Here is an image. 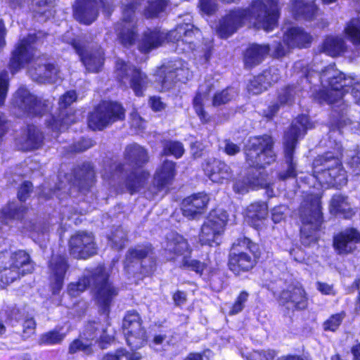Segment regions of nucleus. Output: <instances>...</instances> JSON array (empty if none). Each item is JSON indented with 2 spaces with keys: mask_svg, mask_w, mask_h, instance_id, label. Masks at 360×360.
<instances>
[{
  "mask_svg": "<svg viewBox=\"0 0 360 360\" xmlns=\"http://www.w3.org/2000/svg\"><path fill=\"white\" fill-rule=\"evenodd\" d=\"M206 194L193 193L184 198L181 203L182 214L189 219H193L197 215L202 214L208 204Z\"/></svg>",
  "mask_w": 360,
  "mask_h": 360,
  "instance_id": "obj_25",
  "label": "nucleus"
},
{
  "mask_svg": "<svg viewBox=\"0 0 360 360\" xmlns=\"http://www.w3.org/2000/svg\"><path fill=\"white\" fill-rule=\"evenodd\" d=\"M123 158L131 169L125 174L124 184L130 195L138 193L147 183L150 172L143 169L150 161L148 150L137 143L126 146Z\"/></svg>",
  "mask_w": 360,
  "mask_h": 360,
  "instance_id": "obj_4",
  "label": "nucleus"
},
{
  "mask_svg": "<svg viewBox=\"0 0 360 360\" xmlns=\"http://www.w3.org/2000/svg\"><path fill=\"white\" fill-rule=\"evenodd\" d=\"M98 323L95 321H89L84 328L81 337L86 342H92L97 339L98 335Z\"/></svg>",
  "mask_w": 360,
  "mask_h": 360,
  "instance_id": "obj_57",
  "label": "nucleus"
},
{
  "mask_svg": "<svg viewBox=\"0 0 360 360\" xmlns=\"http://www.w3.org/2000/svg\"><path fill=\"white\" fill-rule=\"evenodd\" d=\"M32 6H36L34 11L49 18L53 15L52 0H32Z\"/></svg>",
  "mask_w": 360,
  "mask_h": 360,
  "instance_id": "obj_53",
  "label": "nucleus"
},
{
  "mask_svg": "<svg viewBox=\"0 0 360 360\" xmlns=\"http://www.w3.org/2000/svg\"><path fill=\"white\" fill-rule=\"evenodd\" d=\"M292 13L296 19L312 20L317 15L318 8L314 2L295 0L292 4Z\"/></svg>",
  "mask_w": 360,
  "mask_h": 360,
  "instance_id": "obj_37",
  "label": "nucleus"
},
{
  "mask_svg": "<svg viewBox=\"0 0 360 360\" xmlns=\"http://www.w3.org/2000/svg\"><path fill=\"white\" fill-rule=\"evenodd\" d=\"M360 244V231L355 227H347L335 234L333 247L337 255L347 256L353 254Z\"/></svg>",
  "mask_w": 360,
  "mask_h": 360,
  "instance_id": "obj_18",
  "label": "nucleus"
},
{
  "mask_svg": "<svg viewBox=\"0 0 360 360\" xmlns=\"http://www.w3.org/2000/svg\"><path fill=\"white\" fill-rule=\"evenodd\" d=\"M254 1L250 11L237 9L231 11L220 20L217 32L221 37L227 38L234 33L246 20L252 22L258 28L269 32L277 23L278 15V0Z\"/></svg>",
  "mask_w": 360,
  "mask_h": 360,
  "instance_id": "obj_1",
  "label": "nucleus"
},
{
  "mask_svg": "<svg viewBox=\"0 0 360 360\" xmlns=\"http://www.w3.org/2000/svg\"><path fill=\"white\" fill-rule=\"evenodd\" d=\"M44 134L39 127L28 124L21 131V137L18 140V146L22 151L27 152L41 148L44 145Z\"/></svg>",
  "mask_w": 360,
  "mask_h": 360,
  "instance_id": "obj_24",
  "label": "nucleus"
},
{
  "mask_svg": "<svg viewBox=\"0 0 360 360\" xmlns=\"http://www.w3.org/2000/svg\"><path fill=\"white\" fill-rule=\"evenodd\" d=\"M62 326H56L54 328L40 335L39 344L40 345H60L64 340L66 333L62 332Z\"/></svg>",
  "mask_w": 360,
  "mask_h": 360,
  "instance_id": "obj_43",
  "label": "nucleus"
},
{
  "mask_svg": "<svg viewBox=\"0 0 360 360\" xmlns=\"http://www.w3.org/2000/svg\"><path fill=\"white\" fill-rule=\"evenodd\" d=\"M248 297L249 294L247 291L241 290L230 307L229 314L233 316L242 311L245 307V302L248 301Z\"/></svg>",
  "mask_w": 360,
  "mask_h": 360,
  "instance_id": "obj_56",
  "label": "nucleus"
},
{
  "mask_svg": "<svg viewBox=\"0 0 360 360\" xmlns=\"http://www.w3.org/2000/svg\"><path fill=\"white\" fill-rule=\"evenodd\" d=\"M167 248L165 251L170 255L169 260L174 262L180 257L191 255L192 249L188 240L177 232H172L166 238Z\"/></svg>",
  "mask_w": 360,
  "mask_h": 360,
  "instance_id": "obj_27",
  "label": "nucleus"
},
{
  "mask_svg": "<svg viewBox=\"0 0 360 360\" xmlns=\"http://www.w3.org/2000/svg\"><path fill=\"white\" fill-rule=\"evenodd\" d=\"M267 214L268 207L265 203L260 202H254L248 207L245 218L250 226L257 231H259Z\"/></svg>",
  "mask_w": 360,
  "mask_h": 360,
  "instance_id": "obj_31",
  "label": "nucleus"
},
{
  "mask_svg": "<svg viewBox=\"0 0 360 360\" xmlns=\"http://www.w3.org/2000/svg\"><path fill=\"white\" fill-rule=\"evenodd\" d=\"M167 4V0H155L148 2V6L145 10V15L147 18H153L158 16L162 12Z\"/></svg>",
  "mask_w": 360,
  "mask_h": 360,
  "instance_id": "obj_54",
  "label": "nucleus"
},
{
  "mask_svg": "<svg viewBox=\"0 0 360 360\" xmlns=\"http://www.w3.org/2000/svg\"><path fill=\"white\" fill-rule=\"evenodd\" d=\"M237 94V91L233 88H227L214 95L212 104L214 106H219L225 104L233 99Z\"/></svg>",
  "mask_w": 360,
  "mask_h": 360,
  "instance_id": "obj_55",
  "label": "nucleus"
},
{
  "mask_svg": "<svg viewBox=\"0 0 360 360\" xmlns=\"http://www.w3.org/2000/svg\"><path fill=\"white\" fill-rule=\"evenodd\" d=\"M123 110L122 105L119 103L104 101L98 105L96 112H122Z\"/></svg>",
  "mask_w": 360,
  "mask_h": 360,
  "instance_id": "obj_58",
  "label": "nucleus"
},
{
  "mask_svg": "<svg viewBox=\"0 0 360 360\" xmlns=\"http://www.w3.org/2000/svg\"><path fill=\"white\" fill-rule=\"evenodd\" d=\"M302 71L310 82L314 75L319 77L322 86L326 89L324 98L330 103H334L342 99L348 91V86L352 83V79L346 78L334 65L326 67L319 73L311 72L307 68Z\"/></svg>",
  "mask_w": 360,
  "mask_h": 360,
  "instance_id": "obj_9",
  "label": "nucleus"
},
{
  "mask_svg": "<svg viewBox=\"0 0 360 360\" xmlns=\"http://www.w3.org/2000/svg\"><path fill=\"white\" fill-rule=\"evenodd\" d=\"M51 117L47 121V128L53 133H56V137L67 129L71 124L70 117L75 114H50Z\"/></svg>",
  "mask_w": 360,
  "mask_h": 360,
  "instance_id": "obj_41",
  "label": "nucleus"
},
{
  "mask_svg": "<svg viewBox=\"0 0 360 360\" xmlns=\"http://www.w3.org/2000/svg\"><path fill=\"white\" fill-rule=\"evenodd\" d=\"M346 316V311L344 310L330 315L322 323L323 330L332 333L336 332L342 325Z\"/></svg>",
  "mask_w": 360,
  "mask_h": 360,
  "instance_id": "obj_48",
  "label": "nucleus"
},
{
  "mask_svg": "<svg viewBox=\"0 0 360 360\" xmlns=\"http://www.w3.org/2000/svg\"><path fill=\"white\" fill-rule=\"evenodd\" d=\"M94 144L95 143L92 139L82 137L69 146L67 153L70 154L82 153L93 147Z\"/></svg>",
  "mask_w": 360,
  "mask_h": 360,
  "instance_id": "obj_52",
  "label": "nucleus"
},
{
  "mask_svg": "<svg viewBox=\"0 0 360 360\" xmlns=\"http://www.w3.org/2000/svg\"><path fill=\"white\" fill-rule=\"evenodd\" d=\"M264 77H259V75L251 79L248 84L247 89L250 94H259L263 91L266 89V84H264L263 81Z\"/></svg>",
  "mask_w": 360,
  "mask_h": 360,
  "instance_id": "obj_60",
  "label": "nucleus"
},
{
  "mask_svg": "<svg viewBox=\"0 0 360 360\" xmlns=\"http://www.w3.org/2000/svg\"><path fill=\"white\" fill-rule=\"evenodd\" d=\"M97 3L95 0H77L74 8L77 20L85 25L92 23L98 16Z\"/></svg>",
  "mask_w": 360,
  "mask_h": 360,
  "instance_id": "obj_29",
  "label": "nucleus"
},
{
  "mask_svg": "<svg viewBox=\"0 0 360 360\" xmlns=\"http://www.w3.org/2000/svg\"><path fill=\"white\" fill-rule=\"evenodd\" d=\"M69 254L77 259H88L98 253V246L93 233L76 231L68 243Z\"/></svg>",
  "mask_w": 360,
  "mask_h": 360,
  "instance_id": "obj_15",
  "label": "nucleus"
},
{
  "mask_svg": "<svg viewBox=\"0 0 360 360\" xmlns=\"http://www.w3.org/2000/svg\"><path fill=\"white\" fill-rule=\"evenodd\" d=\"M262 257L259 244L245 236L238 237L231 246L227 257L228 269L236 276L251 272Z\"/></svg>",
  "mask_w": 360,
  "mask_h": 360,
  "instance_id": "obj_5",
  "label": "nucleus"
},
{
  "mask_svg": "<svg viewBox=\"0 0 360 360\" xmlns=\"http://www.w3.org/2000/svg\"><path fill=\"white\" fill-rule=\"evenodd\" d=\"M190 257L191 255L184 256L180 263L179 268L194 271L195 274L202 276L207 267V264L198 259H191Z\"/></svg>",
  "mask_w": 360,
  "mask_h": 360,
  "instance_id": "obj_49",
  "label": "nucleus"
},
{
  "mask_svg": "<svg viewBox=\"0 0 360 360\" xmlns=\"http://www.w3.org/2000/svg\"><path fill=\"white\" fill-rule=\"evenodd\" d=\"M345 49V42L342 38L339 37L329 36L322 44V51L333 57L340 55Z\"/></svg>",
  "mask_w": 360,
  "mask_h": 360,
  "instance_id": "obj_42",
  "label": "nucleus"
},
{
  "mask_svg": "<svg viewBox=\"0 0 360 360\" xmlns=\"http://www.w3.org/2000/svg\"><path fill=\"white\" fill-rule=\"evenodd\" d=\"M36 96L32 94L25 86H20L13 95L12 102L13 105L20 110H34Z\"/></svg>",
  "mask_w": 360,
  "mask_h": 360,
  "instance_id": "obj_38",
  "label": "nucleus"
},
{
  "mask_svg": "<svg viewBox=\"0 0 360 360\" xmlns=\"http://www.w3.org/2000/svg\"><path fill=\"white\" fill-rule=\"evenodd\" d=\"M229 215L223 210H212L200 227L198 243L201 246L216 247L221 243Z\"/></svg>",
  "mask_w": 360,
  "mask_h": 360,
  "instance_id": "obj_11",
  "label": "nucleus"
},
{
  "mask_svg": "<svg viewBox=\"0 0 360 360\" xmlns=\"http://www.w3.org/2000/svg\"><path fill=\"white\" fill-rule=\"evenodd\" d=\"M122 357H125L126 360H141L142 359L140 353L135 351L129 352L126 348L120 347L114 352L105 353L101 360H121Z\"/></svg>",
  "mask_w": 360,
  "mask_h": 360,
  "instance_id": "obj_47",
  "label": "nucleus"
},
{
  "mask_svg": "<svg viewBox=\"0 0 360 360\" xmlns=\"http://www.w3.org/2000/svg\"><path fill=\"white\" fill-rule=\"evenodd\" d=\"M315 127L309 114H297V116L291 122L283 137L284 160L287 165L285 170L277 174V179L285 181L289 179H297L298 172L297 162L295 160V148L300 139H303L308 130Z\"/></svg>",
  "mask_w": 360,
  "mask_h": 360,
  "instance_id": "obj_3",
  "label": "nucleus"
},
{
  "mask_svg": "<svg viewBox=\"0 0 360 360\" xmlns=\"http://www.w3.org/2000/svg\"><path fill=\"white\" fill-rule=\"evenodd\" d=\"M195 32H198V30L194 28L193 25L183 24L178 25L175 30L166 33V34L167 41L174 42H179L181 41L182 42L191 43V41L188 39L189 38H192Z\"/></svg>",
  "mask_w": 360,
  "mask_h": 360,
  "instance_id": "obj_40",
  "label": "nucleus"
},
{
  "mask_svg": "<svg viewBox=\"0 0 360 360\" xmlns=\"http://www.w3.org/2000/svg\"><path fill=\"white\" fill-rule=\"evenodd\" d=\"M125 114H89L88 127L93 131H101L117 120H123Z\"/></svg>",
  "mask_w": 360,
  "mask_h": 360,
  "instance_id": "obj_33",
  "label": "nucleus"
},
{
  "mask_svg": "<svg viewBox=\"0 0 360 360\" xmlns=\"http://www.w3.org/2000/svg\"><path fill=\"white\" fill-rule=\"evenodd\" d=\"M259 77H264L263 82L264 84L266 83V89L271 84L277 82L280 79V72L277 68H270L269 70H265L262 74L259 75Z\"/></svg>",
  "mask_w": 360,
  "mask_h": 360,
  "instance_id": "obj_61",
  "label": "nucleus"
},
{
  "mask_svg": "<svg viewBox=\"0 0 360 360\" xmlns=\"http://www.w3.org/2000/svg\"><path fill=\"white\" fill-rule=\"evenodd\" d=\"M283 41L288 48H302L311 43V37L301 28L292 27L284 34Z\"/></svg>",
  "mask_w": 360,
  "mask_h": 360,
  "instance_id": "obj_34",
  "label": "nucleus"
},
{
  "mask_svg": "<svg viewBox=\"0 0 360 360\" xmlns=\"http://www.w3.org/2000/svg\"><path fill=\"white\" fill-rule=\"evenodd\" d=\"M3 252V251L0 252V279L4 284H10L20 276L34 271V262L25 250H18L11 252L8 266H6L4 260L1 259Z\"/></svg>",
  "mask_w": 360,
  "mask_h": 360,
  "instance_id": "obj_12",
  "label": "nucleus"
},
{
  "mask_svg": "<svg viewBox=\"0 0 360 360\" xmlns=\"http://www.w3.org/2000/svg\"><path fill=\"white\" fill-rule=\"evenodd\" d=\"M77 94L75 91H69L60 96L58 101L60 110L67 109L72 103L77 100Z\"/></svg>",
  "mask_w": 360,
  "mask_h": 360,
  "instance_id": "obj_64",
  "label": "nucleus"
},
{
  "mask_svg": "<svg viewBox=\"0 0 360 360\" xmlns=\"http://www.w3.org/2000/svg\"><path fill=\"white\" fill-rule=\"evenodd\" d=\"M155 253V247L150 242L139 243L130 248L123 262L124 271L141 279L152 276L157 266V257Z\"/></svg>",
  "mask_w": 360,
  "mask_h": 360,
  "instance_id": "obj_7",
  "label": "nucleus"
},
{
  "mask_svg": "<svg viewBox=\"0 0 360 360\" xmlns=\"http://www.w3.org/2000/svg\"><path fill=\"white\" fill-rule=\"evenodd\" d=\"M347 198V196L342 194L333 195L329 204L330 213L340 219H351L356 212L351 207Z\"/></svg>",
  "mask_w": 360,
  "mask_h": 360,
  "instance_id": "obj_30",
  "label": "nucleus"
},
{
  "mask_svg": "<svg viewBox=\"0 0 360 360\" xmlns=\"http://www.w3.org/2000/svg\"><path fill=\"white\" fill-rule=\"evenodd\" d=\"M72 174V184L81 193L89 192L96 181L94 167L89 162H84L73 167Z\"/></svg>",
  "mask_w": 360,
  "mask_h": 360,
  "instance_id": "obj_23",
  "label": "nucleus"
},
{
  "mask_svg": "<svg viewBox=\"0 0 360 360\" xmlns=\"http://www.w3.org/2000/svg\"><path fill=\"white\" fill-rule=\"evenodd\" d=\"M189 76L188 69L183 67L181 62H177L174 65V68L167 71L162 82L165 88L169 89L172 83L177 81L184 82L188 79Z\"/></svg>",
  "mask_w": 360,
  "mask_h": 360,
  "instance_id": "obj_39",
  "label": "nucleus"
},
{
  "mask_svg": "<svg viewBox=\"0 0 360 360\" xmlns=\"http://www.w3.org/2000/svg\"><path fill=\"white\" fill-rule=\"evenodd\" d=\"M312 176L321 184L340 189L347 184V174L342 157L332 151L316 155L311 164Z\"/></svg>",
  "mask_w": 360,
  "mask_h": 360,
  "instance_id": "obj_6",
  "label": "nucleus"
},
{
  "mask_svg": "<svg viewBox=\"0 0 360 360\" xmlns=\"http://www.w3.org/2000/svg\"><path fill=\"white\" fill-rule=\"evenodd\" d=\"M25 206L15 205L13 202H8L5 207L1 210V219L5 224H8L14 221H22L27 212Z\"/></svg>",
  "mask_w": 360,
  "mask_h": 360,
  "instance_id": "obj_35",
  "label": "nucleus"
},
{
  "mask_svg": "<svg viewBox=\"0 0 360 360\" xmlns=\"http://www.w3.org/2000/svg\"><path fill=\"white\" fill-rule=\"evenodd\" d=\"M176 174V164L172 160H165L154 174L153 186L158 193L171 185Z\"/></svg>",
  "mask_w": 360,
  "mask_h": 360,
  "instance_id": "obj_26",
  "label": "nucleus"
},
{
  "mask_svg": "<svg viewBox=\"0 0 360 360\" xmlns=\"http://www.w3.org/2000/svg\"><path fill=\"white\" fill-rule=\"evenodd\" d=\"M274 141L271 135L251 136L243 148L245 162L250 168L264 169L276 161Z\"/></svg>",
  "mask_w": 360,
  "mask_h": 360,
  "instance_id": "obj_8",
  "label": "nucleus"
},
{
  "mask_svg": "<svg viewBox=\"0 0 360 360\" xmlns=\"http://www.w3.org/2000/svg\"><path fill=\"white\" fill-rule=\"evenodd\" d=\"M22 327L21 336L23 340L28 339L35 334L37 323L34 317H26L22 321Z\"/></svg>",
  "mask_w": 360,
  "mask_h": 360,
  "instance_id": "obj_59",
  "label": "nucleus"
},
{
  "mask_svg": "<svg viewBox=\"0 0 360 360\" xmlns=\"http://www.w3.org/2000/svg\"><path fill=\"white\" fill-rule=\"evenodd\" d=\"M162 148L161 156H172L179 159L185 153L184 146L179 141L164 140L162 141Z\"/></svg>",
  "mask_w": 360,
  "mask_h": 360,
  "instance_id": "obj_44",
  "label": "nucleus"
},
{
  "mask_svg": "<svg viewBox=\"0 0 360 360\" xmlns=\"http://www.w3.org/2000/svg\"><path fill=\"white\" fill-rule=\"evenodd\" d=\"M134 4L124 8L122 18L117 25L118 39L124 46H130L137 38L136 21L134 15Z\"/></svg>",
  "mask_w": 360,
  "mask_h": 360,
  "instance_id": "obj_19",
  "label": "nucleus"
},
{
  "mask_svg": "<svg viewBox=\"0 0 360 360\" xmlns=\"http://www.w3.org/2000/svg\"><path fill=\"white\" fill-rule=\"evenodd\" d=\"M269 47L268 45L253 44L245 51L244 55L245 65L249 68L260 63L268 54Z\"/></svg>",
  "mask_w": 360,
  "mask_h": 360,
  "instance_id": "obj_36",
  "label": "nucleus"
},
{
  "mask_svg": "<svg viewBox=\"0 0 360 360\" xmlns=\"http://www.w3.org/2000/svg\"><path fill=\"white\" fill-rule=\"evenodd\" d=\"M302 225L300 229V240L304 247L317 244L319 232L323 222L321 199L318 197L310 200L309 205L300 212Z\"/></svg>",
  "mask_w": 360,
  "mask_h": 360,
  "instance_id": "obj_10",
  "label": "nucleus"
},
{
  "mask_svg": "<svg viewBox=\"0 0 360 360\" xmlns=\"http://www.w3.org/2000/svg\"><path fill=\"white\" fill-rule=\"evenodd\" d=\"M36 39L34 34H30L27 37L21 39L16 45L12 53L9 65L12 72L18 71L36 56L37 51L34 46Z\"/></svg>",
  "mask_w": 360,
  "mask_h": 360,
  "instance_id": "obj_20",
  "label": "nucleus"
},
{
  "mask_svg": "<svg viewBox=\"0 0 360 360\" xmlns=\"http://www.w3.org/2000/svg\"><path fill=\"white\" fill-rule=\"evenodd\" d=\"M29 75L34 81L39 83L53 84L61 79L59 70L52 64L34 63L29 68Z\"/></svg>",
  "mask_w": 360,
  "mask_h": 360,
  "instance_id": "obj_28",
  "label": "nucleus"
},
{
  "mask_svg": "<svg viewBox=\"0 0 360 360\" xmlns=\"http://www.w3.org/2000/svg\"><path fill=\"white\" fill-rule=\"evenodd\" d=\"M71 44L87 71L97 72L101 70L104 61L103 52L101 49L92 51L86 42L80 39H74Z\"/></svg>",
  "mask_w": 360,
  "mask_h": 360,
  "instance_id": "obj_21",
  "label": "nucleus"
},
{
  "mask_svg": "<svg viewBox=\"0 0 360 360\" xmlns=\"http://www.w3.org/2000/svg\"><path fill=\"white\" fill-rule=\"evenodd\" d=\"M79 352L86 356H91L94 354L93 342L85 341L80 335L71 341L68 345V354L73 355Z\"/></svg>",
  "mask_w": 360,
  "mask_h": 360,
  "instance_id": "obj_46",
  "label": "nucleus"
},
{
  "mask_svg": "<svg viewBox=\"0 0 360 360\" xmlns=\"http://www.w3.org/2000/svg\"><path fill=\"white\" fill-rule=\"evenodd\" d=\"M345 33L353 44L360 46V16L350 20L345 28Z\"/></svg>",
  "mask_w": 360,
  "mask_h": 360,
  "instance_id": "obj_51",
  "label": "nucleus"
},
{
  "mask_svg": "<svg viewBox=\"0 0 360 360\" xmlns=\"http://www.w3.org/2000/svg\"><path fill=\"white\" fill-rule=\"evenodd\" d=\"M122 329L127 345L137 350L148 343V335L141 315L136 309L127 310L122 319Z\"/></svg>",
  "mask_w": 360,
  "mask_h": 360,
  "instance_id": "obj_13",
  "label": "nucleus"
},
{
  "mask_svg": "<svg viewBox=\"0 0 360 360\" xmlns=\"http://www.w3.org/2000/svg\"><path fill=\"white\" fill-rule=\"evenodd\" d=\"M165 41H167L165 32L158 29H148L143 34L139 43V49L143 52H149L162 46Z\"/></svg>",
  "mask_w": 360,
  "mask_h": 360,
  "instance_id": "obj_32",
  "label": "nucleus"
},
{
  "mask_svg": "<svg viewBox=\"0 0 360 360\" xmlns=\"http://www.w3.org/2000/svg\"><path fill=\"white\" fill-rule=\"evenodd\" d=\"M207 95L208 92L207 91V87L201 86L193 99V106L196 112H204V101L207 98Z\"/></svg>",
  "mask_w": 360,
  "mask_h": 360,
  "instance_id": "obj_62",
  "label": "nucleus"
},
{
  "mask_svg": "<svg viewBox=\"0 0 360 360\" xmlns=\"http://www.w3.org/2000/svg\"><path fill=\"white\" fill-rule=\"evenodd\" d=\"M201 167L205 175L214 183L223 184L233 179V173L230 165L220 159H206Z\"/></svg>",
  "mask_w": 360,
  "mask_h": 360,
  "instance_id": "obj_22",
  "label": "nucleus"
},
{
  "mask_svg": "<svg viewBox=\"0 0 360 360\" xmlns=\"http://www.w3.org/2000/svg\"><path fill=\"white\" fill-rule=\"evenodd\" d=\"M125 172L124 162L111 160L103 169V177L108 180L120 179L123 177Z\"/></svg>",
  "mask_w": 360,
  "mask_h": 360,
  "instance_id": "obj_45",
  "label": "nucleus"
},
{
  "mask_svg": "<svg viewBox=\"0 0 360 360\" xmlns=\"http://www.w3.org/2000/svg\"><path fill=\"white\" fill-rule=\"evenodd\" d=\"M69 267L68 259L65 254H51L48 262V281L53 295L60 294Z\"/></svg>",
  "mask_w": 360,
  "mask_h": 360,
  "instance_id": "obj_16",
  "label": "nucleus"
},
{
  "mask_svg": "<svg viewBox=\"0 0 360 360\" xmlns=\"http://www.w3.org/2000/svg\"><path fill=\"white\" fill-rule=\"evenodd\" d=\"M345 114H337L334 116L329 122V127L331 131L341 130L347 124H351V121L349 119H345L344 115Z\"/></svg>",
  "mask_w": 360,
  "mask_h": 360,
  "instance_id": "obj_63",
  "label": "nucleus"
},
{
  "mask_svg": "<svg viewBox=\"0 0 360 360\" xmlns=\"http://www.w3.org/2000/svg\"><path fill=\"white\" fill-rule=\"evenodd\" d=\"M278 304L288 311H302L309 308V296L299 281L291 282L276 297Z\"/></svg>",
  "mask_w": 360,
  "mask_h": 360,
  "instance_id": "obj_14",
  "label": "nucleus"
},
{
  "mask_svg": "<svg viewBox=\"0 0 360 360\" xmlns=\"http://www.w3.org/2000/svg\"><path fill=\"white\" fill-rule=\"evenodd\" d=\"M116 74L118 79L123 83H125L124 79L129 78L130 87L137 96L143 95L144 91L150 83L147 75L144 72L123 60H117Z\"/></svg>",
  "mask_w": 360,
  "mask_h": 360,
  "instance_id": "obj_17",
  "label": "nucleus"
},
{
  "mask_svg": "<svg viewBox=\"0 0 360 360\" xmlns=\"http://www.w3.org/2000/svg\"><path fill=\"white\" fill-rule=\"evenodd\" d=\"M90 286L97 306L103 313L108 314L114 300L118 295L119 288L110 280V274L104 265H98L89 274L80 277L76 282L70 283L67 292L70 297H75Z\"/></svg>",
  "mask_w": 360,
  "mask_h": 360,
  "instance_id": "obj_2",
  "label": "nucleus"
},
{
  "mask_svg": "<svg viewBox=\"0 0 360 360\" xmlns=\"http://www.w3.org/2000/svg\"><path fill=\"white\" fill-rule=\"evenodd\" d=\"M296 91L294 87H287L278 96V103L271 106V112H276L281 110V107L285 105L291 104L294 99Z\"/></svg>",
  "mask_w": 360,
  "mask_h": 360,
  "instance_id": "obj_50",
  "label": "nucleus"
}]
</instances>
